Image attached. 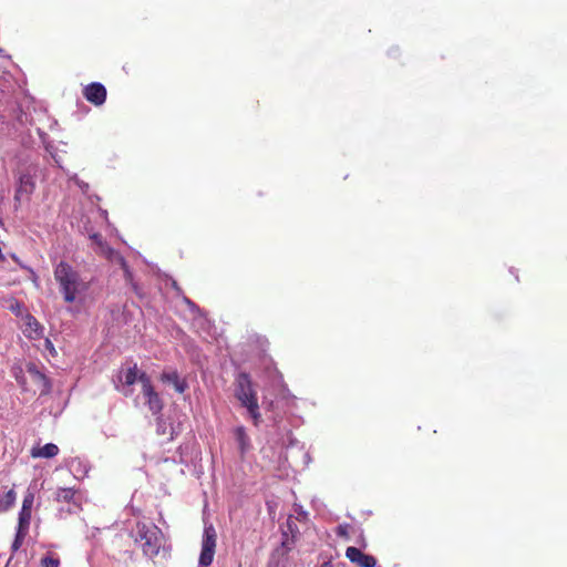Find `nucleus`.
<instances>
[{"instance_id":"f03ea898","label":"nucleus","mask_w":567,"mask_h":567,"mask_svg":"<svg viewBox=\"0 0 567 567\" xmlns=\"http://www.w3.org/2000/svg\"><path fill=\"white\" fill-rule=\"evenodd\" d=\"M235 396L240 402L241 406L247 409L250 417L257 425L261 419L257 393L254 390L250 377L245 372L239 373L236 378Z\"/></svg>"},{"instance_id":"9d476101","label":"nucleus","mask_w":567,"mask_h":567,"mask_svg":"<svg viewBox=\"0 0 567 567\" xmlns=\"http://www.w3.org/2000/svg\"><path fill=\"white\" fill-rule=\"evenodd\" d=\"M28 373L32 381L40 386L41 394H48L51 391V383L49 379L42 372H40L34 364L28 365Z\"/></svg>"},{"instance_id":"393cba45","label":"nucleus","mask_w":567,"mask_h":567,"mask_svg":"<svg viewBox=\"0 0 567 567\" xmlns=\"http://www.w3.org/2000/svg\"><path fill=\"white\" fill-rule=\"evenodd\" d=\"M321 567H333L331 561H324Z\"/></svg>"},{"instance_id":"f3484780","label":"nucleus","mask_w":567,"mask_h":567,"mask_svg":"<svg viewBox=\"0 0 567 567\" xmlns=\"http://www.w3.org/2000/svg\"><path fill=\"white\" fill-rule=\"evenodd\" d=\"M74 497V492L71 488H60L56 492V501L59 502H71Z\"/></svg>"},{"instance_id":"5701e85b","label":"nucleus","mask_w":567,"mask_h":567,"mask_svg":"<svg viewBox=\"0 0 567 567\" xmlns=\"http://www.w3.org/2000/svg\"><path fill=\"white\" fill-rule=\"evenodd\" d=\"M268 567H284V565L280 564V561H274L272 559L270 560Z\"/></svg>"},{"instance_id":"aec40b11","label":"nucleus","mask_w":567,"mask_h":567,"mask_svg":"<svg viewBox=\"0 0 567 567\" xmlns=\"http://www.w3.org/2000/svg\"><path fill=\"white\" fill-rule=\"evenodd\" d=\"M33 501H34V496L32 493H29L24 496L23 498V503H22V508L23 511H29L31 512V508H32V505H33Z\"/></svg>"},{"instance_id":"39448f33","label":"nucleus","mask_w":567,"mask_h":567,"mask_svg":"<svg viewBox=\"0 0 567 567\" xmlns=\"http://www.w3.org/2000/svg\"><path fill=\"white\" fill-rule=\"evenodd\" d=\"M140 382L142 384V392L146 398V404L153 414H157L163 409V403L159 395L155 392L151 379L146 373L140 375Z\"/></svg>"},{"instance_id":"4468645a","label":"nucleus","mask_w":567,"mask_h":567,"mask_svg":"<svg viewBox=\"0 0 567 567\" xmlns=\"http://www.w3.org/2000/svg\"><path fill=\"white\" fill-rule=\"evenodd\" d=\"M235 437L241 454L246 453L250 449V441L243 426H238L235 430Z\"/></svg>"},{"instance_id":"9b49d317","label":"nucleus","mask_w":567,"mask_h":567,"mask_svg":"<svg viewBox=\"0 0 567 567\" xmlns=\"http://www.w3.org/2000/svg\"><path fill=\"white\" fill-rule=\"evenodd\" d=\"M143 372H140L138 369H137V365L134 364L133 367H130L128 369L126 370H122L120 371L118 373V382L123 385V386H131L133 385L136 381L140 382V375L142 374Z\"/></svg>"},{"instance_id":"4be33fe9","label":"nucleus","mask_w":567,"mask_h":567,"mask_svg":"<svg viewBox=\"0 0 567 567\" xmlns=\"http://www.w3.org/2000/svg\"><path fill=\"white\" fill-rule=\"evenodd\" d=\"M347 528H348V526H347V525H346V526L340 525V526L338 527V535H339V536H347Z\"/></svg>"},{"instance_id":"423d86ee","label":"nucleus","mask_w":567,"mask_h":567,"mask_svg":"<svg viewBox=\"0 0 567 567\" xmlns=\"http://www.w3.org/2000/svg\"><path fill=\"white\" fill-rule=\"evenodd\" d=\"M35 188L34 178L30 173H21L18 181V186L14 194V206L18 208L23 200L29 199L30 195Z\"/></svg>"},{"instance_id":"b1692460","label":"nucleus","mask_w":567,"mask_h":567,"mask_svg":"<svg viewBox=\"0 0 567 567\" xmlns=\"http://www.w3.org/2000/svg\"><path fill=\"white\" fill-rule=\"evenodd\" d=\"M115 388L118 390V391H122V393L126 396L131 395V391L130 390H125V389H121L118 384L115 385Z\"/></svg>"},{"instance_id":"20e7f679","label":"nucleus","mask_w":567,"mask_h":567,"mask_svg":"<svg viewBox=\"0 0 567 567\" xmlns=\"http://www.w3.org/2000/svg\"><path fill=\"white\" fill-rule=\"evenodd\" d=\"M216 538L217 535L214 526H205L202 542V551L198 561L200 566L207 567L213 563L216 548Z\"/></svg>"},{"instance_id":"a211bd4d","label":"nucleus","mask_w":567,"mask_h":567,"mask_svg":"<svg viewBox=\"0 0 567 567\" xmlns=\"http://www.w3.org/2000/svg\"><path fill=\"white\" fill-rule=\"evenodd\" d=\"M27 534H28V532H25V530L17 529L16 538L12 543L13 551L18 550L21 547L22 542H23L24 537L27 536Z\"/></svg>"},{"instance_id":"f257e3e1","label":"nucleus","mask_w":567,"mask_h":567,"mask_svg":"<svg viewBox=\"0 0 567 567\" xmlns=\"http://www.w3.org/2000/svg\"><path fill=\"white\" fill-rule=\"evenodd\" d=\"M53 276L66 303H74L85 297L89 282L70 264L65 261L58 262Z\"/></svg>"},{"instance_id":"6e6552de","label":"nucleus","mask_w":567,"mask_h":567,"mask_svg":"<svg viewBox=\"0 0 567 567\" xmlns=\"http://www.w3.org/2000/svg\"><path fill=\"white\" fill-rule=\"evenodd\" d=\"M346 557L359 567H374L377 563L373 556L362 553L357 547H348L346 550Z\"/></svg>"},{"instance_id":"1a4fd4ad","label":"nucleus","mask_w":567,"mask_h":567,"mask_svg":"<svg viewBox=\"0 0 567 567\" xmlns=\"http://www.w3.org/2000/svg\"><path fill=\"white\" fill-rule=\"evenodd\" d=\"M286 527L287 530H282L281 542V547L285 549L284 554L291 550V545L295 543L296 536L299 533L298 527L291 517L287 519Z\"/></svg>"},{"instance_id":"2eb2a0df","label":"nucleus","mask_w":567,"mask_h":567,"mask_svg":"<svg viewBox=\"0 0 567 567\" xmlns=\"http://www.w3.org/2000/svg\"><path fill=\"white\" fill-rule=\"evenodd\" d=\"M31 520V512L21 509L19 513V522H18V529L20 530H29Z\"/></svg>"},{"instance_id":"7ed1b4c3","label":"nucleus","mask_w":567,"mask_h":567,"mask_svg":"<svg viewBox=\"0 0 567 567\" xmlns=\"http://www.w3.org/2000/svg\"><path fill=\"white\" fill-rule=\"evenodd\" d=\"M136 542L140 543L143 553L148 556L153 557L158 554V550L161 548V542L157 537V530L148 529L145 525L137 528V537Z\"/></svg>"},{"instance_id":"412c9836","label":"nucleus","mask_w":567,"mask_h":567,"mask_svg":"<svg viewBox=\"0 0 567 567\" xmlns=\"http://www.w3.org/2000/svg\"><path fill=\"white\" fill-rule=\"evenodd\" d=\"M6 506L4 509H8L10 506L13 505L16 501V493L11 489L4 495Z\"/></svg>"},{"instance_id":"ddd939ff","label":"nucleus","mask_w":567,"mask_h":567,"mask_svg":"<svg viewBox=\"0 0 567 567\" xmlns=\"http://www.w3.org/2000/svg\"><path fill=\"white\" fill-rule=\"evenodd\" d=\"M59 453V447L53 443H48L42 447H33L31 450V456L34 458L43 457L51 458Z\"/></svg>"},{"instance_id":"a878e982","label":"nucleus","mask_w":567,"mask_h":567,"mask_svg":"<svg viewBox=\"0 0 567 567\" xmlns=\"http://www.w3.org/2000/svg\"><path fill=\"white\" fill-rule=\"evenodd\" d=\"M299 517L306 518V517H307V513H306V512H301V513L299 514Z\"/></svg>"},{"instance_id":"0eeeda50","label":"nucleus","mask_w":567,"mask_h":567,"mask_svg":"<svg viewBox=\"0 0 567 567\" xmlns=\"http://www.w3.org/2000/svg\"><path fill=\"white\" fill-rule=\"evenodd\" d=\"M83 95L89 102L100 106L106 100V89L103 84L93 82L84 87Z\"/></svg>"},{"instance_id":"6ab92c4d","label":"nucleus","mask_w":567,"mask_h":567,"mask_svg":"<svg viewBox=\"0 0 567 567\" xmlns=\"http://www.w3.org/2000/svg\"><path fill=\"white\" fill-rule=\"evenodd\" d=\"M42 567H60V559L58 557L48 555L41 559Z\"/></svg>"},{"instance_id":"f8f14e48","label":"nucleus","mask_w":567,"mask_h":567,"mask_svg":"<svg viewBox=\"0 0 567 567\" xmlns=\"http://www.w3.org/2000/svg\"><path fill=\"white\" fill-rule=\"evenodd\" d=\"M162 381L172 384L178 393L185 392L187 383L182 380L176 371L163 372L161 377Z\"/></svg>"},{"instance_id":"dca6fc26","label":"nucleus","mask_w":567,"mask_h":567,"mask_svg":"<svg viewBox=\"0 0 567 567\" xmlns=\"http://www.w3.org/2000/svg\"><path fill=\"white\" fill-rule=\"evenodd\" d=\"M113 261L121 266V268L124 271V277H125L126 281L132 282V272L128 269V266H127L125 259L123 258V256H121L120 254H115Z\"/></svg>"}]
</instances>
